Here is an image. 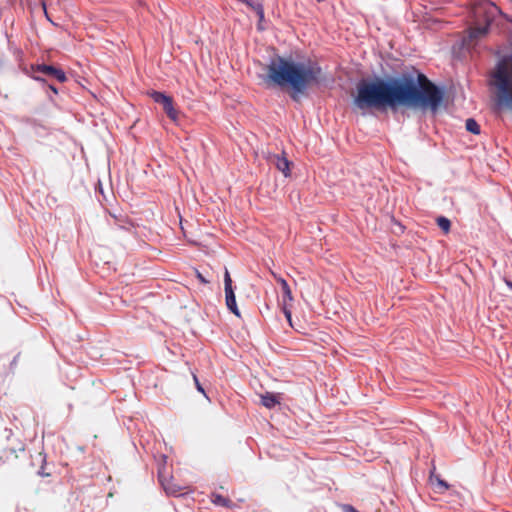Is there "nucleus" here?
<instances>
[{
	"instance_id": "1",
	"label": "nucleus",
	"mask_w": 512,
	"mask_h": 512,
	"mask_svg": "<svg viewBox=\"0 0 512 512\" xmlns=\"http://www.w3.org/2000/svg\"><path fill=\"white\" fill-rule=\"evenodd\" d=\"M443 99V91L431 83L418 87L412 81L377 79L358 84L353 98V109L366 115L373 108L407 105L436 113L441 108Z\"/></svg>"
},
{
	"instance_id": "2",
	"label": "nucleus",
	"mask_w": 512,
	"mask_h": 512,
	"mask_svg": "<svg viewBox=\"0 0 512 512\" xmlns=\"http://www.w3.org/2000/svg\"><path fill=\"white\" fill-rule=\"evenodd\" d=\"M267 70L266 80L281 87H290L294 98L316 82L321 73L320 67L316 64L296 62L284 57L272 59Z\"/></svg>"
},
{
	"instance_id": "3",
	"label": "nucleus",
	"mask_w": 512,
	"mask_h": 512,
	"mask_svg": "<svg viewBox=\"0 0 512 512\" xmlns=\"http://www.w3.org/2000/svg\"><path fill=\"white\" fill-rule=\"evenodd\" d=\"M494 78L501 100L512 108V73L508 71V60L498 64Z\"/></svg>"
},
{
	"instance_id": "4",
	"label": "nucleus",
	"mask_w": 512,
	"mask_h": 512,
	"mask_svg": "<svg viewBox=\"0 0 512 512\" xmlns=\"http://www.w3.org/2000/svg\"><path fill=\"white\" fill-rule=\"evenodd\" d=\"M497 12H498V8L492 3L483 2V3H480L478 6H476L474 9L475 18L477 20L484 18L486 21V24L483 26H477V27L470 29L469 37L471 39H477L479 37L486 35L491 18Z\"/></svg>"
},
{
	"instance_id": "5",
	"label": "nucleus",
	"mask_w": 512,
	"mask_h": 512,
	"mask_svg": "<svg viewBox=\"0 0 512 512\" xmlns=\"http://www.w3.org/2000/svg\"><path fill=\"white\" fill-rule=\"evenodd\" d=\"M150 96L156 103H159L163 106V109L165 110V112L167 113L168 117L171 120H173V121L177 120L178 113L173 106V101L170 96H168L164 93H161V92H156V91L152 92L150 94Z\"/></svg>"
},
{
	"instance_id": "6",
	"label": "nucleus",
	"mask_w": 512,
	"mask_h": 512,
	"mask_svg": "<svg viewBox=\"0 0 512 512\" xmlns=\"http://www.w3.org/2000/svg\"><path fill=\"white\" fill-rule=\"evenodd\" d=\"M278 282L280 283L283 290L282 310L290 326H292V314L290 310V305L293 301L292 292L285 279L279 278Z\"/></svg>"
},
{
	"instance_id": "7",
	"label": "nucleus",
	"mask_w": 512,
	"mask_h": 512,
	"mask_svg": "<svg viewBox=\"0 0 512 512\" xmlns=\"http://www.w3.org/2000/svg\"><path fill=\"white\" fill-rule=\"evenodd\" d=\"M271 161L275 164L277 169L281 171L285 177L290 176V162L283 155H273Z\"/></svg>"
},
{
	"instance_id": "8",
	"label": "nucleus",
	"mask_w": 512,
	"mask_h": 512,
	"mask_svg": "<svg viewBox=\"0 0 512 512\" xmlns=\"http://www.w3.org/2000/svg\"><path fill=\"white\" fill-rule=\"evenodd\" d=\"M37 70L55 77L59 82H65L67 80L64 71L54 68L53 66L39 65Z\"/></svg>"
},
{
	"instance_id": "9",
	"label": "nucleus",
	"mask_w": 512,
	"mask_h": 512,
	"mask_svg": "<svg viewBox=\"0 0 512 512\" xmlns=\"http://www.w3.org/2000/svg\"><path fill=\"white\" fill-rule=\"evenodd\" d=\"M225 300H226V305H227L228 309L234 315H236L237 317H240V311L237 307L234 290L233 291H225Z\"/></svg>"
},
{
	"instance_id": "10",
	"label": "nucleus",
	"mask_w": 512,
	"mask_h": 512,
	"mask_svg": "<svg viewBox=\"0 0 512 512\" xmlns=\"http://www.w3.org/2000/svg\"><path fill=\"white\" fill-rule=\"evenodd\" d=\"M261 403L266 408L271 409L280 403V398L277 394L267 392L261 395Z\"/></svg>"
},
{
	"instance_id": "11",
	"label": "nucleus",
	"mask_w": 512,
	"mask_h": 512,
	"mask_svg": "<svg viewBox=\"0 0 512 512\" xmlns=\"http://www.w3.org/2000/svg\"><path fill=\"white\" fill-rule=\"evenodd\" d=\"M248 5H250L256 12L258 18H259V22H258V29L259 30H264V25H263V21H264V9H263V5L261 3H257L255 5H252L250 2H247Z\"/></svg>"
},
{
	"instance_id": "12",
	"label": "nucleus",
	"mask_w": 512,
	"mask_h": 512,
	"mask_svg": "<svg viewBox=\"0 0 512 512\" xmlns=\"http://www.w3.org/2000/svg\"><path fill=\"white\" fill-rule=\"evenodd\" d=\"M163 487L168 494L174 496L182 495L181 488L173 483V481L163 482Z\"/></svg>"
},
{
	"instance_id": "13",
	"label": "nucleus",
	"mask_w": 512,
	"mask_h": 512,
	"mask_svg": "<svg viewBox=\"0 0 512 512\" xmlns=\"http://www.w3.org/2000/svg\"><path fill=\"white\" fill-rule=\"evenodd\" d=\"M466 129L473 134L480 133V127H479L478 123L474 119H471V118L466 120Z\"/></svg>"
},
{
	"instance_id": "14",
	"label": "nucleus",
	"mask_w": 512,
	"mask_h": 512,
	"mask_svg": "<svg viewBox=\"0 0 512 512\" xmlns=\"http://www.w3.org/2000/svg\"><path fill=\"white\" fill-rule=\"evenodd\" d=\"M438 226L440 229H442L445 233H448L450 230V221L445 217H440L437 220Z\"/></svg>"
},
{
	"instance_id": "15",
	"label": "nucleus",
	"mask_w": 512,
	"mask_h": 512,
	"mask_svg": "<svg viewBox=\"0 0 512 512\" xmlns=\"http://www.w3.org/2000/svg\"><path fill=\"white\" fill-rule=\"evenodd\" d=\"M224 289L225 291H233L232 280L228 270H226L224 274Z\"/></svg>"
},
{
	"instance_id": "16",
	"label": "nucleus",
	"mask_w": 512,
	"mask_h": 512,
	"mask_svg": "<svg viewBox=\"0 0 512 512\" xmlns=\"http://www.w3.org/2000/svg\"><path fill=\"white\" fill-rule=\"evenodd\" d=\"M433 483H436V485L440 488H442L443 490H447L448 489V484L443 481L442 479H440L439 477H436L434 480H432Z\"/></svg>"
},
{
	"instance_id": "17",
	"label": "nucleus",
	"mask_w": 512,
	"mask_h": 512,
	"mask_svg": "<svg viewBox=\"0 0 512 512\" xmlns=\"http://www.w3.org/2000/svg\"><path fill=\"white\" fill-rule=\"evenodd\" d=\"M213 503L215 504H218V505H225L226 504V500L220 496V495H215L213 496Z\"/></svg>"
},
{
	"instance_id": "18",
	"label": "nucleus",
	"mask_w": 512,
	"mask_h": 512,
	"mask_svg": "<svg viewBox=\"0 0 512 512\" xmlns=\"http://www.w3.org/2000/svg\"><path fill=\"white\" fill-rule=\"evenodd\" d=\"M195 274H196V277L198 278V280L203 283V284H207L208 283V280L199 272V271H195Z\"/></svg>"
},
{
	"instance_id": "19",
	"label": "nucleus",
	"mask_w": 512,
	"mask_h": 512,
	"mask_svg": "<svg viewBox=\"0 0 512 512\" xmlns=\"http://www.w3.org/2000/svg\"><path fill=\"white\" fill-rule=\"evenodd\" d=\"M194 380L196 382V386H197L198 391L204 393V390H203L202 386L200 385V383L198 382V379H197L196 376H194Z\"/></svg>"
},
{
	"instance_id": "20",
	"label": "nucleus",
	"mask_w": 512,
	"mask_h": 512,
	"mask_svg": "<svg viewBox=\"0 0 512 512\" xmlns=\"http://www.w3.org/2000/svg\"><path fill=\"white\" fill-rule=\"evenodd\" d=\"M345 512H358L357 510H355L352 506L350 505H347L345 506L344 508Z\"/></svg>"
},
{
	"instance_id": "21",
	"label": "nucleus",
	"mask_w": 512,
	"mask_h": 512,
	"mask_svg": "<svg viewBox=\"0 0 512 512\" xmlns=\"http://www.w3.org/2000/svg\"><path fill=\"white\" fill-rule=\"evenodd\" d=\"M506 284H507V286H508L510 289H512V282H510V281H506Z\"/></svg>"
},
{
	"instance_id": "22",
	"label": "nucleus",
	"mask_w": 512,
	"mask_h": 512,
	"mask_svg": "<svg viewBox=\"0 0 512 512\" xmlns=\"http://www.w3.org/2000/svg\"><path fill=\"white\" fill-rule=\"evenodd\" d=\"M51 90H52L54 93H57L56 88H54L53 86H51Z\"/></svg>"
},
{
	"instance_id": "23",
	"label": "nucleus",
	"mask_w": 512,
	"mask_h": 512,
	"mask_svg": "<svg viewBox=\"0 0 512 512\" xmlns=\"http://www.w3.org/2000/svg\"><path fill=\"white\" fill-rule=\"evenodd\" d=\"M45 8H46V5L43 4V9H44V12L46 13V9Z\"/></svg>"
}]
</instances>
